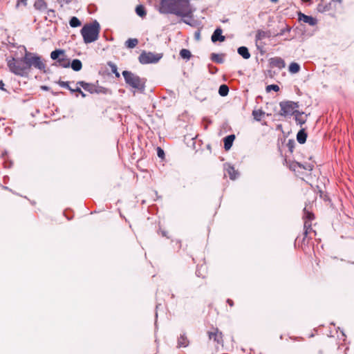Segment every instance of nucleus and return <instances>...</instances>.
<instances>
[{"instance_id":"1","label":"nucleus","mask_w":354,"mask_h":354,"mask_svg":"<svg viewBox=\"0 0 354 354\" xmlns=\"http://www.w3.org/2000/svg\"><path fill=\"white\" fill-rule=\"evenodd\" d=\"M159 12L180 17H191L193 13L189 0H160Z\"/></svg>"},{"instance_id":"2","label":"nucleus","mask_w":354,"mask_h":354,"mask_svg":"<svg viewBox=\"0 0 354 354\" xmlns=\"http://www.w3.org/2000/svg\"><path fill=\"white\" fill-rule=\"evenodd\" d=\"M8 66L10 71L19 76L24 77L30 73V65L26 59V52L22 58H12L8 60Z\"/></svg>"},{"instance_id":"3","label":"nucleus","mask_w":354,"mask_h":354,"mask_svg":"<svg viewBox=\"0 0 354 354\" xmlns=\"http://www.w3.org/2000/svg\"><path fill=\"white\" fill-rule=\"evenodd\" d=\"M100 32V26L97 21L85 24L81 29V35L85 44H90L97 40Z\"/></svg>"},{"instance_id":"4","label":"nucleus","mask_w":354,"mask_h":354,"mask_svg":"<svg viewBox=\"0 0 354 354\" xmlns=\"http://www.w3.org/2000/svg\"><path fill=\"white\" fill-rule=\"evenodd\" d=\"M122 75L127 85L140 93L145 91L146 84V80L145 78H141L136 74L129 71H124Z\"/></svg>"},{"instance_id":"5","label":"nucleus","mask_w":354,"mask_h":354,"mask_svg":"<svg viewBox=\"0 0 354 354\" xmlns=\"http://www.w3.org/2000/svg\"><path fill=\"white\" fill-rule=\"evenodd\" d=\"M315 218L314 214L308 211L306 207L304 209L303 219L304 220V236L313 239L316 236V232L312 228V221Z\"/></svg>"},{"instance_id":"6","label":"nucleus","mask_w":354,"mask_h":354,"mask_svg":"<svg viewBox=\"0 0 354 354\" xmlns=\"http://www.w3.org/2000/svg\"><path fill=\"white\" fill-rule=\"evenodd\" d=\"M280 115L284 117L295 115L298 111V103L292 101L281 102L279 104Z\"/></svg>"},{"instance_id":"7","label":"nucleus","mask_w":354,"mask_h":354,"mask_svg":"<svg viewBox=\"0 0 354 354\" xmlns=\"http://www.w3.org/2000/svg\"><path fill=\"white\" fill-rule=\"evenodd\" d=\"M26 59L30 65V69L33 66L40 71L45 70L46 64L39 55L26 51Z\"/></svg>"},{"instance_id":"8","label":"nucleus","mask_w":354,"mask_h":354,"mask_svg":"<svg viewBox=\"0 0 354 354\" xmlns=\"http://www.w3.org/2000/svg\"><path fill=\"white\" fill-rule=\"evenodd\" d=\"M207 335L209 340L213 341L216 347L223 346V335L218 328H212L211 330L207 332Z\"/></svg>"},{"instance_id":"9","label":"nucleus","mask_w":354,"mask_h":354,"mask_svg":"<svg viewBox=\"0 0 354 354\" xmlns=\"http://www.w3.org/2000/svg\"><path fill=\"white\" fill-rule=\"evenodd\" d=\"M139 62L142 64H147L150 63H156L160 59V57L158 55H156L153 53L149 52H143L142 53L139 57Z\"/></svg>"},{"instance_id":"10","label":"nucleus","mask_w":354,"mask_h":354,"mask_svg":"<svg viewBox=\"0 0 354 354\" xmlns=\"http://www.w3.org/2000/svg\"><path fill=\"white\" fill-rule=\"evenodd\" d=\"M269 62L272 67H276L279 69H282L286 66L284 60L279 57H272L269 59Z\"/></svg>"},{"instance_id":"11","label":"nucleus","mask_w":354,"mask_h":354,"mask_svg":"<svg viewBox=\"0 0 354 354\" xmlns=\"http://www.w3.org/2000/svg\"><path fill=\"white\" fill-rule=\"evenodd\" d=\"M299 20L303 21L304 23L313 26H315L317 23V20L315 18L311 16L306 15L301 12L299 14Z\"/></svg>"},{"instance_id":"12","label":"nucleus","mask_w":354,"mask_h":354,"mask_svg":"<svg viewBox=\"0 0 354 354\" xmlns=\"http://www.w3.org/2000/svg\"><path fill=\"white\" fill-rule=\"evenodd\" d=\"M77 84L81 86L84 90L88 91L91 93L97 92L96 87L94 84L87 83L83 81L77 82Z\"/></svg>"},{"instance_id":"13","label":"nucleus","mask_w":354,"mask_h":354,"mask_svg":"<svg viewBox=\"0 0 354 354\" xmlns=\"http://www.w3.org/2000/svg\"><path fill=\"white\" fill-rule=\"evenodd\" d=\"M224 170L226 172L225 175L227 174L229 177H236V176L239 175L238 171L236 170L232 165L228 163H225L224 165Z\"/></svg>"},{"instance_id":"14","label":"nucleus","mask_w":354,"mask_h":354,"mask_svg":"<svg viewBox=\"0 0 354 354\" xmlns=\"http://www.w3.org/2000/svg\"><path fill=\"white\" fill-rule=\"evenodd\" d=\"M225 39V37L222 35V30L220 28H218L214 30L211 37L213 42H216L218 41H224Z\"/></svg>"},{"instance_id":"15","label":"nucleus","mask_w":354,"mask_h":354,"mask_svg":"<svg viewBox=\"0 0 354 354\" xmlns=\"http://www.w3.org/2000/svg\"><path fill=\"white\" fill-rule=\"evenodd\" d=\"M270 37V31H264L262 30H258L256 34V43L258 44V42L265 38H268Z\"/></svg>"},{"instance_id":"16","label":"nucleus","mask_w":354,"mask_h":354,"mask_svg":"<svg viewBox=\"0 0 354 354\" xmlns=\"http://www.w3.org/2000/svg\"><path fill=\"white\" fill-rule=\"evenodd\" d=\"M34 7L36 10L44 12L47 10V3L45 0H36Z\"/></svg>"},{"instance_id":"17","label":"nucleus","mask_w":354,"mask_h":354,"mask_svg":"<svg viewBox=\"0 0 354 354\" xmlns=\"http://www.w3.org/2000/svg\"><path fill=\"white\" fill-rule=\"evenodd\" d=\"M235 139L234 135H229L224 138V148L225 150H229Z\"/></svg>"},{"instance_id":"18","label":"nucleus","mask_w":354,"mask_h":354,"mask_svg":"<svg viewBox=\"0 0 354 354\" xmlns=\"http://www.w3.org/2000/svg\"><path fill=\"white\" fill-rule=\"evenodd\" d=\"M238 53L244 59H248L250 57V53L247 47L241 46L237 50Z\"/></svg>"},{"instance_id":"19","label":"nucleus","mask_w":354,"mask_h":354,"mask_svg":"<svg viewBox=\"0 0 354 354\" xmlns=\"http://www.w3.org/2000/svg\"><path fill=\"white\" fill-rule=\"evenodd\" d=\"M307 134L304 129H301L297 135V140L300 144H304L306 141Z\"/></svg>"},{"instance_id":"20","label":"nucleus","mask_w":354,"mask_h":354,"mask_svg":"<svg viewBox=\"0 0 354 354\" xmlns=\"http://www.w3.org/2000/svg\"><path fill=\"white\" fill-rule=\"evenodd\" d=\"M62 56H65L64 50L57 49V50H53L50 53V58L53 60H56V59L58 60V59L60 58V57H62Z\"/></svg>"},{"instance_id":"21","label":"nucleus","mask_w":354,"mask_h":354,"mask_svg":"<svg viewBox=\"0 0 354 354\" xmlns=\"http://www.w3.org/2000/svg\"><path fill=\"white\" fill-rule=\"evenodd\" d=\"M71 66L75 71H79L82 68V62L80 59H73L71 64Z\"/></svg>"},{"instance_id":"22","label":"nucleus","mask_w":354,"mask_h":354,"mask_svg":"<svg viewBox=\"0 0 354 354\" xmlns=\"http://www.w3.org/2000/svg\"><path fill=\"white\" fill-rule=\"evenodd\" d=\"M189 344V340L185 335H180L178 339V345L179 347H186Z\"/></svg>"},{"instance_id":"23","label":"nucleus","mask_w":354,"mask_h":354,"mask_svg":"<svg viewBox=\"0 0 354 354\" xmlns=\"http://www.w3.org/2000/svg\"><path fill=\"white\" fill-rule=\"evenodd\" d=\"M265 115V112L263 111L261 109L258 110H254L252 111V115L255 120L257 121H261L263 117Z\"/></svg>"},{"instance_id":"24","label":"nucleus","mask_w":354,"mask_h":354,"mask_svg":"<svg viewBox=\"0 0 354 354\" xmlns=\"http://www.w3.org/2000/svg\"><path fill=\"white\" fill-rule=\"evenodd\" d=\"M59 66L63 68H68L70 66V61L68 59L65 58V56H62L57 60Z\"/></svg>"},{"instance_id":"25","label":"nucleus","mask_w":354,"mask_h":354,"mask_svg":"<svg viewBox=\"0 0 354 354\" xmlns=\"http://www.w3.org/2000/svg\"><path fill=\"white\" fill-rule=\"evenodd\" d=\"M288 70L291 73H297L300 71V66L296 62H292L289 66Z\"/></svg>"},{"instance_id":"26","label":"nucleus","mask_w":354,"mask_h":354,"mask_svg":"<svg viewBox=\"0 0 354 354\" xmlns=\"http://www.w3.org/2000/svg\"><path fill=\"white\" fill-rule=\"evenodd\" d=\"M138 44V40L137 39H129L126 41L125 44L126 46L129 48H133L137 46Z\"/></svg>"},{"instance_id":"27","label":"nucleus","mask_w":354,"mask_h":354,"mask_svg":"<svg viewBox=\"0 0 354 354\" xmlns=\"http://www.w3.org/2000/svg\"><path fill=\"white\" fill-rule=\"evenodd\" d=\"M229 93V88L226 84H222L218 89V93L221 96H226Z\"/></svg>"},{"instance_id":"28","label":"nucleus","mask_w":354,"mask_h":354,"mask_svg":"<svg viewBox=\"0 0 354 354\" xmlns=\"http://www.w3.org/2000/svg\"><path fill=\"white\" fill-rule=\"evenodd\" d=\"M69 24L73 28L78 27L81 25V22L76 17H73L69 21Z\"/></svg>"},{"instance_id":"29","label":"nucleus","mask_w":354,"mask_h":354,"mask_svg":"<svg viewBox=\"0 0 354 354\" xmlns=\"http://www.w3.org/2000/svg\"><path fill=\"white\" fill-rule=\"evenodd\" d=\"M180 55L183 59H189L192 55L191 52L189 50L184 48L180 51Z\"/></svg>"},{"instance_id":"30","label":"nucleus","mask_w":354,"mask_h":354,"mask_svg":"<svg viewBox=\"0 0 354 354\" xmlns=\"http://www.w3.org/2000/svg\"><path fill=\"white\" fill-rule=\"evenodd\" d=\"M136 14L140 17H144L146 15V12H145V8L141 5L138 6L136 7Z\"/></svg>"},{"instance_id":"31","label":"nucleus","mask_w":354,"mask_h":354,"mask_svg":"<svg viewBox=\"0 0 354 354\" xmlns=\"http://www.w3.org/2000/svg\"><path fill=\"white\" fill-rule=\"evenodd\" d=\"M295 118L296 122L300 125H302L305 122V120L302 118V113L299 111L295 114Z\"/></svg>"},{"instance_id":"32","label":"nucleus","mask_w":354,"mask_h":354,"mask_svg":"<svg viewBox=\"0 0 354 354\" xmlns=\"http://www.w3.org/2000/svg\"><path fill=\"white\" fill-rule=\"evenodd\" d=\"M58 84H59L61 87L66 88H67V89H68L71 93H72V90H74V89H75V88H72L69 86V82H68L59 81V82H58Z\"/></svg>"},{"instance_id":"33","label":"nucleus","mask_w":354,"mask_h":354,"mask_svg":"<svg viewBox=\"0 0 354 354\" xmlns=\"http://www.w3.org/2000/svg\"><path fill=\"white\" fill-rule=\"evenodd\" d=\"M266 91L268 92H269L270 91H279V87L277 84H270V85H268L266 87Z\"/></svg>"},{"instance_id":"34","label":"nucleus","mask_w":354,"mask_h":354,"mask_svg":"<svg viewBox=\"0 0 354 354\" xmlns=\"http://www.w3.org/2000/svg\"><path fill=\"white\" fill-rule=\"evenodd\" d=\"M157 155L159 158L163 159L165 157V151L164 150L160 147H157Z\"/></svg>"},{"instance_id":"35","label":"nucleus","mask_w":354,"mask_h":354,"mask_svg":"<svg viewBox=\"0 0 354 354\" xmlns=\"http://www.w3.org/2000/svg\"><path fill=\"white\" fill-rule=\"evenodd\" d=\"M75 92L79 93L83 97H86V94L81 90V88L80 87H77L74 90H72V93H73Z\"/></svg>"},{"instance_id":"36","label":"nucleus","mask_w":354,"mask_h":354,"mask_svg":"<svg viewBox=\"0 0 354 354\" xmlns=\"http://www.w3.org/2000/svg\"><path fill=\"white\" fill-rule=\"evenodd\" d=\"M212 59L218 63L222 62V59L218 57V55L213 53L212 55Z\"/></svg>"},{"instance_id":"37","label":"nucleus","mask_w":354,"mask_h":354,"mask_svg":"<svg viewBox=\"0 0 354 354\" xmlns=\"http://www.w3.org/2000/svg\"><path fill=\"white\" fill-rule=\"evenodd\" d=\"M27 0H17L16 6L18 8L21 5L26 6Z\"/></svg>"},{"instance_id":"38","label":"nucleus","mask_w":354,"mask_h":354,"mask_svg":"<svg viewBox=\"0 0 354 354\" xmlns=\"http://www.w3.org/2000/svg\"><path fill=\"white\" fill-rule=\"evenodd\" d=\"M112 71H113V73H115V76H116L117 77H120V73L118 72V71H117V67H116L115 66H113L112 67Z\"/></svg>"},{"instance_id":"39","label":"nucleus","mask_w":354,"mask_h":354,"mask_svg":"<svg viewBox=\"0 0 354 354\" xmlns=\"http://www.w3.org/2000/svg\"><path fill=\"white\" fill-rule=\"evenodd\" d=\"M47 14L49 17H55V11L53 10L49 9L47 10Z\"/></svg>"},{"instance_id":"40","label":"nucleus","mask_w":354,"mask_h":354,"mask_svg":"<svg viewBox=\"0 0 354 354\" xmlns=\"http://www.w3.org/2000/svg\"><path fill=\"white\" fill-rule=\"evenodd\" d=\"M72 0H57V1L62 5L63 6V4L66 3H69L70 2H71Z\"/></svg>"},{"instance_id":"41","label":"nucleus","mask_w":354,"mask_h":354,"mask_svg":"<svg viewBox=\"0 0 354 354\" xmlns=\"http://www.w3.org/2000/svg\"><path fill=\"white\" fill-rule=\"evenodd\" d=\"M286 31L290 32V28H287L286 29L281 30V32L277 34V35H283Z\"/></svg>"},{"instance_id":"42","label":"nucleus","mask_w":354,"mask_h":354,"mask_svg":"<svg viewBox=\"0 0 354 354\" xmlns=\"http://www.w3.org/2000/svg\"><path fill=\"white\" fill-rule=\"evenodd\" d=\"M0 89L2 90V91H5L6 90L4 88V83L3 82L2 80L0 81Z\"/></svg>"},{"instance_id":"43","label":"nucleus","mask_w":354,"mask_h":354,"mask_svg":"<svg viewBox=\"0 0 354 354\" xmlns=\"http://www.w3.org/2000/svg\"><path fill=\"white\" fill-rule=\"evenodd\" d=\"M227 304H228L230 306H232L234 305L233 301H232V299H228L227 300Z\"/></svg>"},{"instance_id":"44","label":"nucleus","mask_w":354,"mask_h":354,"mask_svg":"<svg viewBox=\"0 0 354 354\" xmlns=\"http://www.w3.org/2000/svg\"><path fill=\"white\" fill-rule=\"evenodd\" d=\"M195 37L197 39H200V32H196L195 33Z\"/></svg>"},{"instance_id":"45","label":"nucleus","mask_w":354,"mask_h":354,"mask_svg":"<svg viewBox=\"0 0 354 354\" xmlns=\"http://www.w3.org/2000/svg\"><path fill=\"white\" fill-rule=\"evenodd\" d=\"M318 10L319 11H323L324 10V9H322V6L320 5V4L318 6Z\"/></svg>"},{"instance_id":"46","label":"nucleus","mask_w":354,"mask_h":354,"mask_svg":"<svg viewBox=\"0 0 354 354\" xmlns=\"http://www.w3.org/2000/svg\"><path fill=\"white\" fill-rule=\"evenodd\" d=\"M317 187L318 191H319L321 194H322V193H323V191H322V188H321V187H319V185H317Z\"/></svg>"},{"instance_id":"47","label":"nucleus","mask_w":354,"mask_h":354,"mask_svg":"<svg viewBox=\"0 0 354 354\" xmlns=\"http://www.w3.org/2000/svg\"><path fill=\"white\" fill-rule=\"evenodd\" d=\"M196 274H197L198 276H199V270H198V269L196 270Z\"/></svg>"},{"instance_id":"48","label":"nucleus","mask_w":354,"mask_h":354,"mask_svg":"<svg viewBox=\"0 0 354 354\" xmlns=\"http://www.w3.org/2000/svg\"><path fill=\"white\" fill-rule=\"evenodd\" d=\"M272 2H277L278 0H270Z\"/></svg>"},{"instance_id":"49","label":"nucleus","mask_w":354,"mask_h":354,"mask_svg":"<svg viewBox=\"0 0 354 354\" xmlns=\"http://www.w3.org/2000/svg\"><path fill=\"white\" fill-rule=\"evenodd\" d=\"M183 21H184L185 23L187 24H189V22H187L186 20H183Z\"/></svg>"},{"instance_id":"50","label":"nucleus","mask_w":354,"mask_h":354,"mask_svg":"<svg viewBox=\"0 0 354 354\" xmlns=\"http://www.w3.org/2000/svg\"><path fill=\"white\" fill-rule=\"evenodd\" d=\"M301 1L304 2H306V1H308L309 0H301Z\"/></svg>"}]
</instances>
